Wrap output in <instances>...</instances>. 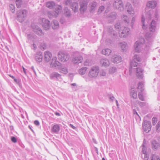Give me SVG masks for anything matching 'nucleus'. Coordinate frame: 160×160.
Instances as JSON below:
<instances>
[{"label":"nucleus","mask_w":160,"mask_h":160,"mask_svg":"<svg viewBox=\"0 0 160 160\" xmlns=\"http://www.w3.org/2000/svg\"><path fill=\"white\" fill-rule=\"evenodd\" d=\"M46 6L52 9L55 8L54 12L50 13L51 17H50V18H52V17H56L58 15L59 13L61 12L62 10V7L60 5L55 6V3L53 2H48L46 3Z\"/></svg>","instance_id":"obj_1"},{"label":"nucleus","mask_w":160,"mask_h":160,"mask_svg":"<svg viewBox=\"0 0 160 160\" xmlns=\"http://www.w3.org/2000/svg\"><path fill=\"white\" fill-rule=\"evenodd\" d=\"M141 61V59L138 55H135L133 59L130 62L129 72L132 71V69L133 67H138L139 66V64L138 63V62H140Z\"/></svg>","instance_id":"obj_2"},{"label":"nucleus","mask_w":160,"mask_h":160,"mask_svg":"<svg viewBox=\"0 0 160 160\" xmlns=\"http://www.w3.org/2000/svg\"><path fill=\"white\" fill-rule=\"evenodd\" d=\"M99 72V68L98 66L92 67L88 73V76L90 78L96 77Z\"/></svg>","instance_id":"obj_3"},{"label":"nucleus","mask_w":160,"mask_h":160,"mask_svg":"<svg viewBox=\"0 0 160 160\" xmlns=\"http://www.w3.org/2000/svg\"><path fill=\"white\" fill-rule=\"evenodd\" d=\"M27 11L25 10H19L17 12V19L20 22H22L26 16Z\"/></svg>","instance_id":"obj_4"},{"label":"nucleus","mask_w":160,"mask_h":160,"mask_svg":"<svg viewBox=\"0 0 160 160\" xmlns=\"http://www.w3.org/2000/svg\"><path fill=\"white\" fill-rule=\"evenodd\" d=\"M58 59L61 61L65 62L68 60L70 56L66 52H59L58 54Z\"/></svg>","instance_id":"obj_5"},{"label":"nucleus","mask_w":160,"mask_h":160,"mask_svg":"<svg viewBox=\"0 0 160 160\" xmlns=\"http://www.w3.org/2000/svg\"><path fill=\"white\" fill-rule=\"evenodd\" d=\"M88 3V0H83L80 2L79 10L81 13H83L87 10Z\"/></svg>","instance_id":"obj_6"},{"label":"nucleus","mask_w":160,"mask_h":160,"mask_svg":"<svg viewBox=\"0 0 160 160\" xmlns=\"http://www.w3.org/2000/svg\"><path fill=\"white\" fill-rule=\"evenodd\" d=\"M142 42H141L140 41H136L134 45L135 51L137 52H139L142 48L143 44L145 42V40L144 39H142Z\"/></svg>","instance_id":"obj_7"},{"label":"nucleus","mask_w":160,"mask_h":160,"mask_svg":"<svg viewBox=\"0 0 160 160\" xmlns=\"http://www.w3.org/2000/svg\"><path fill=\"white\" fill-rule=\"evenodd\" d=\"M113 6L120 11H122L124 9L122 2L121 0H115Z\"/></svg>","instance_id":"obj_8"},{"label":"nucleus","mask_w":160,"mask_h":160,"mask_svg":"<svg viewBox=\"0 0 160 160\" xmlns=\"http://www.w3.org/2000/svg\"><path fill=\"white\" fill-rule=\"evenodd\" d=\"M142 127L144 131L148 133L149 132L151 129V122L149 121H145L142 124Z\"/></svg>","instance_id":"obj_9"},{"label":"nucleus","mask_w":160,"mask_h":160,"mask_svg":"<svg viewBox=\"0 0 160 160\" xmlns=\"http://www.w3.org/2000/svg\"><path fill=\"white\" fill-rule=\"evenodd\" d=\"M119 33L121 35H120V37L121 38L125 37L126 36L128 35L130 33V29L129 28L126 27H123L119 31Z\"/></svg>","instance_id":"obj_10"},{"label":"nucleus","mask_w":160,"mask_h":160,"mask_svg":"<svg viewBox=\"0 0 160 160\" xmlns=\"http://www.w3.org/2000/svg\"><path fill=\"white\" fill-rule=\"evenodd\" d=\"M42 25L45 30H48L50 27V21L45 18L42 19Z\"/></svg>","instance_id":"obj_11"},{"label":"nucleus","mask_w":160,"mask_h":160,"mask_svg":"<svg viewBox=\"0 0 160 160\" xmlns=\"http://www.w3.org/2000/svg\"><path fill=\"white\" fill-rule=\"evenodd\" d=\"M33 31L37 35L39 36H42L44 33L42 30L38 26H32Z\"/></svg>","instance_id":"obj_12"},{"label":"nucleus","mask_w":160,"mask_h":160,"mask_svg":"<svg viewBox=\"0 0 160 160\" xmlns=\"http://www.w3.org/2000/svg\"><path fill=\"white\" fill-rule=\"evenodd\" d=\"M117 14L115 12H112L108 14L107 18L108 19V22L109 23H112L116 19Z\"/></svg>","instance_id":"obj_13"},{"label":"nucleus","mask_w":160,"mask_h":160,"mask_svg":"<svg viewBox=\"0 0 160 160\" xmlns=\"http://www.w3.org/2000/svg\"><path fill=\"white\" fill-rule=\"evenodd\" d=\"M52 54L51 52L47 51L44 52V59L46 62H48L51 59Z\"/></svg>","instance_id":"obj_14"},{"label":"nucleus","mask_w":160,"mask_h":160,"mask_svg":"<svg viewBox=\"0 0 160 160\" xmlns=\"http://www.w3.org/2000/svg\"><path fill=\"white\" fill-rule=\"evenodd\" d=\"M156 22L153 20H152L149 26V30L151 32H155L156 28Z\"/></svg>","instance_id":"obj_15"},{"label":"nucleus","mask_w":160,"mask_h":160,"mask_svg":"<svg viewBox=\"0 0 160 160\" xmlns=\"http://www.w3.org/2000/svg\"><path fill=\"white\" fill-rule=\"evenodd\" d=\"M125 9L127 12L130 14H133L134 11L132 8L131 4L129 2H127L125 6Z\"/></svg>","instance_id":"obj_16"},{"label":"nucleus","mask_w":160,"mask_h":160,"mask_svg":"<svg viewBox=\"0 0 160 160\" xmlns=\"http://www.w3.org/2000/svg\"><path fill=\"white\" fill-rule=\"evenodd\" d=\"M100 64L102 67H107L109 66L110 62L106 58H102L100 61Z\"/></svg>","instance_id":"obj_17"},{"label":"nucleus","mask_w":160,"mask_h":160,"mask_svg":"<svg viewBox=\"0 0 160 160\" xmlns=\"http://www.w3.org/2000/svg\"><path fill=\"white\" fill-rule=\"evenodd\" d=\"M43 55L42 53L41 52H38L36 53L35 59L38 62H41L42 60Z\"/></svg>","instance_id":"obj_18"},{"label":"nucleus","mask_w":160,"mask_h":160,"mask_svg":"<svg viewBox=\"0 0 160 160\" xmlns=\"http://www.w3.org/2000/svg\"><path fill=\"white\" fill-rule=\"evenodd\" d=\"M82 59V57L80 55L76 56L73 58L72 62L75 64H78L81 62Z\"/></svg>","instance_id":"obj_19"},{"label":"nucleus","mask_w":160,"mask_h":160,"mask_svg":"<svg viewBox=\"0 0 160 160\" xmlns=\"http://www.w3.org/2000/svg\"><path fill=\"white\" fill-rule=\"evenodd\" d=\"M111 60L114 63H118L121 62V58L119 55H115L112 56Z\"/></svg>","instance_id":"obj_20"},{"label":"nucleus","mask_w":160,"mask_h":160,"mask_svg":"<svg viewBox=\"0 0 160 160\" xmlns=\"http://www.w3.org/2000/svg\"><path fill=\"white\" fill-rule=\"evenodd\" d=\"M57 58H54L52 59V61L50 64L51 65H52V67H55L58 68L61 65L60 63L58 61H56Z\"/></svg>","instance_id":"obj_21"},{"label":"nucleus","mask_w":160,"mask_h":160,"mask_svg":"<svg viewBox=\"0 0 160 160\" xmlns=\"http://www.w3.org/2000/svg\"><path fill=\"white\" fill-rule=\"evenodd\" d=\"M108 34L112 37H116L117 35L116 32L113 30L112 27H109L108 29Z\"/></svg>","instance_id":"obj_22"},{"label":"nucleus","mask_w":160,"mask_h":160,"mask_svg":"<svg viewBox=\"0 0 160 160\" xmlns=\"http://www.w3.org/2000/svg\"><path fill=\"white\" fill-rule=\"evenodd\" d=\"M136 69L137 76L139 78H142L143 70L141 68L138 67L136 68Z\"/></svg>","instance_id":"obj_23"},{"label":"nucleus","mask_w":160,"mask_h":160,"mask_svg":"<svg viewBox=\"0 0 160 160\" xmlns=\"http://www.w3.org/2000/svg\"><path fill=\"white\" fill-rule=\"evenodd\" d=\"M55 78L58 80H59L61 78V75L57 72H54L50 74V79H52Z\"/></svg>","instance_id":"obj_24"},{"label":"nucleus","mask_w":160,"mask_h":160,"mask_svg":"<svg viewBox=\"0 0 160 160\" xmlns=\"http://www.w3.org/2000/svg\"><path fill=\"white\" fill-rule=\"evenodd\" d=\"M152 148L153 149H156L160 147V144L156 140H154L152 141Z\"/></svg>","instance_id":"obj_25"},{"label":"nucleus","mask_w":160,"mask_h":160,"mask_svg":"<svg viewBox=\"0 0 160 160\" xmlns=\"http://www.w3.org/2000/svg\"><path fill=\"white\" fill-rule=\"evenodd\" d=\"M157 2L156 1H151L148 2L147 6L150 8H154L156 6Z\"/></svg>","instance_id":"obj_26"},{"label":"nucleus","mask_w":160,"mask_h":160,"mask_svg":"<svg viewBox=\"0 0 160 160\" xmlns=\"http://www.w3.org/2000/svg\"><path fill=\"white\" fill-rule=\"evenodd\" d=\"M60 129V127L58 124L54 125L52 127V131L53 132L57 133Z\"/></svg>","instance_id":"obj_27"},{"label":"nucleus","mask_w":160,"mask_h":160,"mask_svg":"<svg viewBox=\"0 0 160 160\" xmlns=\"http://www.w3.org/2000/svg\"><path fill=\"white\" fill-rule=\"evenodd\" d=\"M91 5L90 11L91 12H93L96 9L97 3L96 2H92L91 3Z\"/></svg>","instance_id":"obj_28"},{"label":"nucleus","mask_w":160,"mask_h":160,"mask_svg":"<svg viewBox=\"0 0 160 160\" xmlns=\"http://www.w3.org/2000/svg\"><path fill=\"white\" fill-rule=\"evenodd\" d=\"M111 50L108 48L103 49L102 52V54L107 56H109L111 52Z\"/></svg>","instance_id":"obj_29"},{"label":"nucleus","mask_w":160,"mask_h":160,"mask_svg":"<svg viewBox=\"0 0 160 160\" xmlns=\"http://www.w3.org/2000/svg\"><path fill=\"white\" fill-rule=\"evenodd\" d=\"M120 47L123 51L126 50L127 48V44L125 42H122L120 43Z\"/></svg>","instance_id":"obj_30"},{"label":"nucleus","mask_w":160,"mask_h":160,"mask_svg":"<svg viewBox=\"0 0 160 160\" xmlns=\"http://www.w3.org/2000/svg\"><path fill=\"white\" fill-rule=\"evenodd\" d=\"M53 24H52V28L53 29L58 28L59 27V23L57 20H53Z\"/></svg>","instance_id":"obj_31"},{"label":"nucleus","mask_w":160,"mask_h":160,"mask_svg":"<svg viewBox=\"0 0 160 160\" xmlns=\"http://www.w3.org/2000/svg\"><path fill=\"white\" fill-rule=\"evenodd\" d=\"M115 27L116 30H118L119 31L123 27H122L121 22L119 21H117L116 22L115 25Z\"/></svg>","instance_id":"obj_32"},{"label":"nucleus","mask_w":160,"mask_h":160,"mask_svg":"<svg viewBox=\"0 0 160 160\" xmlns=\"http://www.w3.org/2000/svg\"><path fill=\"white\" fill-rule=\"evenodd\" d=\"M153 14L152 10H150L148 12H147L145 14L146 18L148 20H150L152 18V15Z\"/></svg>","instance_id":"obj_33"},{"label":"nucleus","mask_w":160,"mask_h":160,"mask_svg":"<svg viewBox=\"0 0 160 160\" xmlns=\"http://www.w3.org/2000/svg\"><path fill=\"white\" fill-rule=\"evenodd\" d=\"M65 15L67 17H70L71 16L70 11L67 7H65L64 9Z\"/></svg>","instance_id":"obj_34"},{"label":"nucleus","mask_w":160,"mask_h":160,"mask_svg":"<svg viewBox=\"0 0 160 160\" xmlns=\"http://www.w3.org/2000/svg\"><path fill=\"white\" fill-rule=\"evenodd\" d=\"M87 68L86 67H83L80 69L79 71V73L81 75H84L86 72Z\"/></svg>","instance_id":"obj_35"},{"label":"nucleus","mask_w":160,"mask_h":160,"mask_svg":"<svg viewBox=\"0 0 160 160\" xmlns=\"http://www.w3.org/2000/svg\"><path fill=\"white\" fill-rule=\"evenodd\" d=\"M144 85L142 82H139L138 84V89H139L141 92H143L144 90Z\"/></svg>","instance_id":"obj_36"},{"label":"nucleus","mask_w":160,"mask_h":160,"mask_svg":"<svg viewBox=\"0 0 160 160\" xmlns=\"http://www.w3.org/2000/svg\"><path fill=\"white\" fill-rule=\"evenodd\" d=\"M122 19L124 22L127 24H128L129 22V20L127 15H123L122 16Z\"/></svg>","instance_id":"obj_37"},{"label":"nucleus","mask_w":160,"mask_h":160,"mask_svg":"<svg viewBox=\"0 0 160 160\" xmlns=\"http://www.w3.org/2000/svg\"><path fill=\"white\" fill-rule=\"evenodd\" d=\"M73 5L74 6V7L73 11L75 12H77L78 11V3L77 2H74Z\"/></svg>","instance_id":"obj_38"},{"label":"nucleus","mask_w":160,"mask_h":160,"mask_svg":"<svg viewBox=\"0 0 160 160\" xmlns=\"http://www.w3.org/2000/svg\"><path fill=\"white\" fill-rule=\"evenodd\" d=\"M16 3L17 7L18 8H20L22 4V0H16Z\"/></svg>","instance_id":"obj_39"},{"label":"nucleus","mask_w":160,"mask_h":160,"mask_svg":"<svg viewBox=\"0 0 160 160\" xmlns=\"http://www.w3.org/2000/svg\"><path fill=\"white\" fill-rule=\"evenodd\" d=\"M131 95L132 97L134 99H135L137 98V92L134 91H132L131 92Z\"/></svg>","instance_id":"obj_40"},{"label":"nucleus","mask_w":160,"mask_h":160,"mask_svg":"<svg viewBox=\"0 0 160 160\" xmlns=\"http://www.w3.org/2000/svg\"><path fill=\"white\" fill-rule=\"evenodd\" d=\"M117 71V68L115 67H112L109 70V72L111 73H113Z\"/></svg>","instance_id":"obj_41"},{"label":"nucleus","mask_w":160,"mask_h":160,"mask_svg":"<svg viewBox=\"0 0 160 160\" xmlns=\"http://www.w3.org/2000/svg\"><path fill=\"white\" fill-rule=\"evenodd\" d=\"M156 131L157 132L160 131V121H159L156 126Z\"/></svg>","instance_id":"obj_42"},{"label":"nucleus","mask_w":160,"mask_h":160,"mask_svg":"<svg viewBox=\"0 0 160 160\" xmlns=\"http://www.w3.org/2000/svg\"><path fill=\"white\" fill-rule=\"evenodd\" d=\"M60 72L64 73L66 74L68 72V70L66 68H62L60 69Z\"/></svg>","instance_id":"obj_43"},{"label":"nucleus","mask_w":160,"mask_h":160,"mask_svg":"<svg viewBox=\"0 0 160 160\" xmlns=\"http://www.w3.org/2000/svg\"><path fill=\"white\" fill-rule=\"evenodd\" d=\"M138 97L139 99L141 101H144L143 96L141 92H139L138 94Z\"/></svg>","instance_id":"obj_44"},{"label":"nucleus","mask_w":160,"mask_h":160,"mask_svg":"<svg viewBox=\"0 0 160 160\" xmlns=\"http://www.w3.org/2000/svg\"><path fill=\"white\" fill-rule=\"evenodd\" d=\"M145 19L144 17L142 16V18L141 21L142 23V28L143 29H145L146 28V26L144 23Z\"/></svg>","instance_id":"obj_45"},{"label":"nucleus","mask_w":160,"mask_h":160,"mask_svg":"<svg viewBox=\"0 0 160 160\" xmlns=\"http://www.w3.org/2000/svg\"><path fill=\"white\" fill-rule=\"evenodd\" d=\"M10 10L12 11V13H14L15 12V7L12 4H11L10 5Z\"/></svg>","instance_id":"obj_46"},{"label":"nucleus","mask_w":160,"mask_h":160,"mask_svg":"<svg viewBox=\"0 0 160 160\" xmlns=\"http://www.w3.org/2000/svg\"><path fill=\"white\" fill-rule=\"evenodd\" d=\"M157 119L156 117H153L152 119V122L153 125L154 126L157 122Z\"/></svg>","instance_id":"obj_47"},{"label":"nucleus","mask_w":160,"mask_h":160,"mask_svg":"<svg viewBox=\"0 0 160 160\" xmlns=\"http://www.w3.org/2000/svg\"><path fill=\"white\" fill-rule=\"evenodd\" d=\"M158 157L155 154H152L151 156V160H156Z\"/></svg>","instance_id":"obj_48"},{"label":"nucleus","mask_w":160,"mask_h":160,"mask_svg":"<svg viewBox=\"0 0 160 160\" xmlns=\"http://www.w3.org/2000/svg\"><path fill=\"white\" fill-rule=\"evenodd\" d=\"M27 38L28 39H30V40H32L33 39V36L30 34H28L27 35Z\"/></svg>","instance_id":"obj_49"},{"label":"nucleus","mask_w":160,"mask_h":160,"mask_svg":"<svg viewBox=\"0 0 160 160\" xmlns=\"http://www.w3.org/2000/svg\"><path fill=\"white\" fill-rule=\"evenodd\" d=\"M138 103L141 107H143L146 105V103L144 102L138 101Z\"/></svg>","instance_id":"obj_50"},{"label":"nucleus","mask_w":160,"mask_h":160,"mask_svg":"<svg viewBox=\"0 0 160 160\" xmlns=\"http://www.w3.org/2000/svg\"><path fill=\"white\" fill-rule=\"evenodd\" d=\"M108 98L112 102H113V100L115 99L114 97L113 96H112L111 95H108Z\"/></svg>","instance_id":"obj_51"},{"label":"nucleus","mask_w":160,"mask_h":160,"mask_svg":"<svg viewBox=\"0 0 160 160\" xmlns=\"http://www.w3.org/2000/svg\"><path fill=\"white\" fill-rule=\"evenodd\" d=\"M11 140L12 142L14 143H16L17 142V139L14 137H12L11 138Z\"/></svg>","instance_id":"obj_52"},{"label":"nucleus","mask_w":160,"mask_h":160,"mask_svg":"<svg viewBox=\"0 0 160 160\" xmlns=\"http://www.w3.org/2000/svg\"><path fill=\"white\" fill-rule=\"evenodd\" d=\"M104 6H101L99 7L98 10L99 11H100L101 12H102L104 10Z\"/></svg>","instance_id":"obj_53"},{"label":"nucleus","mask_w":160,"mask_h":160,"mask_svg":"<svg viewBox=\"0 0 160 160\" xmlns=\"http://www.w3.org/2000/svg\"><path fill=\"white\" fill-rule=\"evenodd\" d=\"M71 0H67L65 2V4L66 5H68L70 4Z\"/></svg>","instance_id":"obj_54"},{"label":"nucleus","mask_w":160,"mask_h":160,"mask_svg":"<svg viewBox=\"0 0 160 160\" xmlns=\"http://www.w3.org/2000/svg\"><path fill=\"white\" fill-rule=\"evenodd\" d=\"M34 123L37 126H38L40 125V123L37 120H35L34 122Z\"/></svg>","instance_id":"obj_55"},{"label":"nucleus","mask_w":160,"mask_h":160,"mask_svg":"<svg viewBox=\"0 0 160 160\" xmlns=\"http://www.w3.org/2000/svg\"><path fill=\"white\" fill-rule=\"evenodd\" d=\"M155 15V18L158 19L159 15L158 14V11L157 10L156 11Z\"/></svg>","instance_id":"obj_56"},{"label":"nucleus","mask_w":160,"mask_h":160,"mask_svg":"<svg viewBox=\"0 0 160 160\" xmlns=\"http://www.w3.org/2000/svg\"><path fill=\"white\" fill-rule=\"evenodd\" d=\"M65 22L64 19L63 18H61L60 20V22L62 24H63Z\"/></svg>","instance_id":"obj_57"},{"label":"nucleus","mask_w":160,"mask_h":160,"mask_svg":"<svg viewBox=\"0 0 160 160\" xmlns=\"http://www.w3.org/2000/svg\"><path fill=\"white\" fill-rule=\"evenodd\" d=\"M13 79H14V81L16 82L17 83H19V82H20V80H19L15 78Z\"/></svg>","instance_id":"obj_58"},{"label":"nucleus","mask_w":160,"mask_h":160,"mask_svg":"<svg viewBox=\"0 0 160 160\" xmlns=\"http://www.w3.org/2000/svg\"><path fill=\"white\" fill-rule=\"evenodd\" d=\"M135 21V18L134 17H133L132 18V22H131V24H132H132H133Z\"/></svg>","instance_id":"obj_59"},{"label":"nucleus","mask_w":160,"mask_h":160,"mask_svg":"<svg viewBox=\"0 0 160 160\" xmlns=\"http://www.w3.org/2000/svg\"><path fill=\"white\" fill-rule=\"evenodd\" d=\"M145 148L144 147H143L142 148V152L143 154H145L146 152V151L145 149Z\"/></svg>","instance_id":"obj_60"},{"label":"nucleus","mask_w":160,"mask_h":160,"mask_svg":"<svg viewBox=\"0 0 160 160\" xmlns=\"http://www.w3.org/2000/svg\"><path fill=\"white\" fill-rule=\"evenodd\" d=\"M133 113L134 114H136L138 115V114L136 110H135V109H133Z\"/></svg>","instance_id":"obj_61"},{"label":"nucleus","mask_w":160,"mask_h":160,"mask_svg":"<svg viewBox=\"0 0 160 160\" xmlns=\"http://www.w3.org/2000/svg\"><path fill=\"white\" fill-rule=\"evenodd\" d=\"M74 5V2L72 3L71 5V8L73 10L74 9V6L73 5Z\"/></svg>","instance_id":"obj_62"},{"label":"nucleus","mask_w":160,"mask_h":160,"mask_svg":"<svg viewBox=\"0 0 160 160\" xmlns=\"http://www.w3.org/2000/svg\"><path fill=\"white\" fill-rule=\"evenodd\" d=\"M70 126L73 129H75L76 128V127L73 126L72 124H70Z\"/></svg>","instance_id":"obj_63"},{"label":"nucleus","mask_w":160,"mask_h":160,"mask_svg":"<svg viewBox=\"0 0 160 160\" xmlns=\"http://www.w3.org/2000/svg\"><path fill=\"white\" fill-rule=\"evenodd\" d=\"M106 73L105 72H102V75L103 76H105L106 75Z\"/></svg>","instance_id":"obj_64"}]
</instances>
